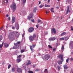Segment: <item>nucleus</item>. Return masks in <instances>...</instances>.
Masks as SVG:
<instances>
[{"mask_svg":"<svg viewBox=\"0 0 73 73\" xmlns=\"http://www.w3.org/2000/svg\"><path fill=\"white\" fill-rule=\"evenodd\" d=\"M53 9H54V8H52L51 9V12H54V11H53Z\"/></svg>","mask_w":73,"mask_h":73,"instance_id":"28","label":"nucleus"},{"mask_svg":"<svg viewBox=\"0 0 73 73\" xmlns=\"http://www.w3.org/2000/svg\"><path fill=\"white\" fill-rule=\"evenodd\" d=\"M13 33H10L8 37V38L9 39H12V38H13L14 37H15V36L13 35Z\"/></svg>","mask_w":73,"mask_h":73,"instance_id":"2","label":"nucleus"},{"mask_svg":"<svg viewBox=\"0 0 73 73\" xmlns=\"http://www.w3.org/2000/svg\"><path fill=\"white\" fill-rule=\"evenodd\" d=\"M33 48H35L36 46V45H33Z\"/></svg>","mask_w":73,"mask_h":73,"instance_id":"49","label":"nucleus"},{"mask_svg":"<svg viewBox=\"0 0 73 73\" xmlns=\"http://www.w3.org/2000/svg\"><path fill=\"white\" fill-rule=\"evenodd\" d=\"M36 35L35 34H34L33 35V36H30L29 38L30 40L32 41L33 40V39H34V38H35L36 37Z\"/></svg>","mask_w":73,"mask_h":73,"instance_id":"4","label":"nucleus"},{"mask_svg":"<svg viewBox=\"0 0 73 73\" xmlns=\"http://www.w3.org/2000/svg\"><path fill=\"white\" fill-rule=\"evenodd\" d=\"M68 12H70V11L69 10V7H68L67 8V10L66 12V14H68Z\"/></svg>","mask_w":73,"mask_h":73,"instance_id":"15","label":"nucleus"},{"mask_svg":"<svg viewBox=\"0 0 73 73\" xmlns=\"http://www.w3.org/2000/svg\"><path fill=\"white\" fill-rule=\"evenodd\" d=\"M62 61H61L59 60L58 61V63L59 65L62 64Z\"/></svg>","mask_w":73,"mask_h":73,"instance_id":"20","label":"nucleus"},{"mask_svg":"<svg viewBox=\"0 0 73 73\" xmlns=\"http://www.w3.org/2000/svg\"><path fill=\"white\" fill-rule=\"evenodd\" d=\"M64 49V46H62V50H63Z\"/></svg>","mask_w":73,"mask_h":73,"instance_id":"41","label":"nucleus"},{"mask_svg":"<svg viewBox=\"0 0 73 73\" xmlns=\"http://www.w3.org/2000/svg\"><path fill=\"white\" fill-rule=\"evenodd\" d=\"M6 17H8V14H7L6 15Z\"/></svg>","mask_w":73,"mask_h":73,"instance_id":"59","label":"nucleus"},{"mask_svg":"<svg viewBox=\"0 0 73 73\" xmlns=\"http://www.w3.org/2000/svg\"><path fill=\"white\" fill-rule=\"evenodd\" d=\"M51 33H54V34L56 33V29L54 28H53L51 29Z\"/></svg>","mask_w":73,"mask_h":73,"instance_id":"8","label":"nucleus"},{"mask_svg":"<svg viewBox=\"0 0 73 73\" xmlns=\"http://www.w3.org/2000/svg\"><path fill=\"white\" fill-rule=\"evenodd\" d=\"M13 49H17V48H16V46H14L13 48Z\"/></svg>","mask_w":73,"mask_h":73,"instance_id":"47","label":"nucleus"},{"mask_svg":"<svg viewBox=\"0 0 73 73\" xmlns=\"http://www.w3.org/2000/svg\"><path fill=\"white\" fill-rule=\"evenodd\" d=\"M64 69H68V66L66 65H65L64 66Z\"/></svg>","mask_w":73,"mask_h":73,"instance_id":"18","label":"nucleus"},{"mask_svg":"<svg viewBox=\"0 0 73 73\" xmlns=\"http://www.w3.org/2000/svg\"><path fill=\"white\" fill-rule=\"evenodd\" d=\"M30 48L32 51H33V49L32 48V46H30Z\"/></svg>","mask_w":73,"mask_h":73,"instance_id":"29","label":"nucleus"},{"mask_svg":"<svg viewBox=\"0 0 73 73\" xmlns=\"http://www.w3.org/2000/svg\"><path fill=\"white\" fill-rule=\"evenodd\" d=\"M58 57L60 58L61 60L63 61L64 59V58H63L64 57V55L62 54H60L58 56Z\"/></svg>","mask_w":73,"mask_h":73,"instance_id":"6","label":"nucleus"},{"mask_svg":"<svg viewBox=\"0 0 73 73\" xmlns=\"http://www.w3.org/2000/svg\"><path fill=\"white\" fill-rule=\"evenodd\" d=\"M38 23H40L41 22V20L40 19H38Z\"/></svg>","mask_w":73,"mask_h":73,"instance_id":"40","label":"nucleus"},{"mask_svg":"<svg viewBox=\"0 0 73 73\" xmlns=\"http://www.w3.org/2000/svg\"><path fill=\"white\" fill-rule=\"evenodd\" d=\"M65 39L64 38L62 37L60 38V40H64Z\"/></svg>","mask_w":73,"mask_h":73,"instance_id":"27","label":"nucleus"},{"mask_svg":"<svg viewBox=\"0 0 73 73\" xmlns=\"http://www.w3.org/2000/svg\"><path fill=\"white\" fill-rule=\"evenodd\" d=\"M45 13H46V14H48V13H49V12H47V11H46L45 12Z\"/></svg>","mask_w":73,"mask_h":73,"instance_id":"51","label":"nucleus"},{"mask_svg":"<svg viewBox=\"0 0 73 73\" xmlns=\"http://www.w3.org/2000/svg\"><path fill=\"white\" fill-rule=\"evenodd\" d=\"M12 29H15V27H12Z\"/></svg>","mask_w":73,"mask_h":73,"instance_id":"55","label":"nucleus"},{"mask_svg":"<svg viewBox=\"0 0 73 73\" xmlns=\"http://www.w3.org/2000/svg\"><path fill=\"white\" fill-rule=\"evenodd\" d=\"M5 1L6 2V3L8 4V0H5Z\"/></svg>","mask_w":73,"mask_h":73,"instance_id":"38","label":"nucleus"},{"mask_svg":"<svg viewBox=\"0 0 73 73\" xmlns=\"http://www.w3.org/2000/svg\"><path fill=\"white\" fill-rule=\"evenodd\" d=\"M26 3V0H23L22 3L23 4H25Z\"/></svg>","mask_w":73,"mask_h":73,"instance_id":"24","label":"nucleus"},{"mask_svg":"<svg viewBox=\"0 0 73 73\" xmlns=\"http://www.w3.org/2000/svg\"><path fill=\"white\" fill-rule=\"evenodd\" d=\"M23 68H26V67H25V66H23Z\"/></svg>","mask_w":73,"mask_h":73,"instance_id":"63","label":"nucleus"},{"mask_svg":"<svg viewBox=\"0 0 73 73\" xmlns=\"http://www.w3.org/2000/svg\"><path fill=\"white\" fill-rule=\"evenodd\" d=\"M3 39V37L2 36H0V41H1V40Z\"/></svg>","mask_w":73,"mask_h":73,"instance_id":"33","label":"nucleus"},{"mask_svg":"<svg viewBox=\"0 0 73 73\" xmlns=\"http://www.w3.org/2000/svg\"><path fill=\"white\" fill-rule=\"evenodd\" d=\"M36 71H38V69H36Z\"/></svg>","mask_w":73,"mask_h":73,"instance_id":"62","label":"nucleus"},{"mask_svg":"<svg viewBox=\"0 0 73 73\" xmlns=\"http://www.w3.org/2000/svg\"><path fill=\"white\" fill-rule=\"evenodd\" d=\"M69 58H68L66 60V62H69Z\"/></svg>","mask_w":73,"mask_h":73,"instance_id":"35","label":"nucleus"},{"mask_svg":"<svg viewBox=\"0 0 73 73\" xmlns=\"http://www.w3.org/2000/svg\"><path fill=\"white\" fill-rule=\"evenodd\" d=\"M25 35L24 34V33H23V35H22V37H24V35Z\"/></svg>","mask_w":73,"mask_h":73,"instance_id":"52","label":"nucleus"},{"mask_svg":"<svg viewBox=\"0 0 73 73\" xmlns=\"http://www.w3.org/2000/svg\"><path fill=\"white\" fill-rule=\"evenodd\" d=\"M50 56L48 54H46L44 56V58L45 60H48Z\"/></svg>","mask_w":73,"mask_h":73,"instance_id":"3","label":"nucleus"},{"mask_svg":"<svg viewBox=\"0 0 73 73\" xmlns=\"http://www.w3.org/2000/svg\"><path fill=\"white\" fill-rule=\"evenodd\" d=\"M11 8L13 9V11H15L16 9V4L14 2L12 3V5L11 6Z\"/></svg>","mask_w":73,"mask_h":73,"instance_id":"1","label":"nucleus"},{"mask_svg":"<svg viewBox=\"0 0 73 73\" xmlns=\"http://www.w3.org/2000/svg\"><path fill=\"white\" fill-rule=\"evenodd\" d=\"M48 46L49 48H52V46H51L50 45H49Z\"/></svg>","mask_w":73,"mask_h":73,"instance_id":"43","label":"nucleus"},{"mask_svg":"<svg viewBox=\"0 0 73 73\" xmlns=\"http://www.w3.org/2000/svg\"><path fill=\"white\" fill-rule=\"evenodd\" d=\"M32 63V62L31 61H30L29 60H28V63L27 64V65L28 66V65H29V64H31Z\"/></svg>","mask_w":73,"mask_h":73,"instance_id":"13","label":"nucleus"},{"mask_svg":"<svg viewBox=\"0 0 73 73\" xmlns=\"http://www.w3.org/2000/svg\"><path fill=\"white\" fill-rule=\"evenodd\" d=\"M15 70H16V68H13L12 69V71L13 72H15Z\"/></svg>","mask_w":73,"mask_h":73,"instance_id":"25","label":"nucleus"},{"mask_svg":"<svg viewBox=\"0 0 73 73\" xmlns=\"http://www.w3.org/2000/svg\"><path fill=\"white\" fill-rule=\"evenodd\" d=\"M41 4V1H39V4Z\"/></svg>","mask_w":73,"mask_h":73,"instance_id":"57","label":"nucleus"},{"mask_svg":"<svg viewBox=\"0 0 73 73\" xmlns=\"http://www.w3.org/2000/svg\"><path fill=\"white\" fill-rule=\"evenodd\" d=\"M43 23V22L41 21L40 23V24H42Z\"/></svg>","mask_w":73,"mask_h":73,"instance_id":"61","label":"nucleus"},{"mask_svg":"<svg viewBox=\"0 0 73 73\" xmlns=\"http://www.w3.org/2000/svg\"><path fill=\"white\" fill-rule=\"evenodd\" d=\"M29 32H32L34 31V28L32 27L30 28L28 30Z\"/></svg>","mask_w":73,"mask_h":73,"instance_id":"7","label":"nucleus"},{"mask_svg":"<svg viewBox=\"0 0 73 73\" xmlns=\"http://www.w3.org/2000/svg\"><path fill=\"white\" fill-rule=\"evenodd\" d=\"M24 52H25V50H21V53H23Z\"/></svg>","mask_w":73,"mask_h":73,"instance_id":"34","label":"nucleus"},{"mask_svg":"<svg viewBox=\"0 0 73 73\" xmlns=\"http://www.w3.org/2000/svg\"><path fill=\"white\" fill-rule=\"evenodd\" d=\"M15 20H16V19H15V17H12V24H13L14 23H15Z\"/></svg>","mask_w":73,"mask_h":73,"instance_id":"9","label":"nucleus"},{"mask_svg":"<svg viewBox=\"0 0 73 73\" xmlns=\"http://www.w3.org/2000/svg\"><path fill=\"white\" fill-rule=\"evenodd\" d=\"M4 46L6 48H7V47H8L9 46V44H8L7 43H5L4 44Z\"/></svg>","mask_w":73,"mask_h":73,"instance_id":"16","label":"nucleus"},{"mask_svg":"<svg viewBox=\"0 0 73 73\" xmlns=\"http://www.w3.org/2000/svg\"><path fill=\"white\" fill-rule=\"evenodd\" d=\"M11 65L10 64H9L8 66V69H9V68H10L11 67Z\"/></svg>","mask_w":73,"mask_h":73,"instance_id":"39","label":"nucleus"},{"mask_svg":"<svg viewBox=\"0 0 73 73\" xmlns=\"http://www.w3.org/2000/svg\"><path fill=\"white\" fill-rule=\"evenodd\" d=\"M70 59L71 61H73V58H70Z\"/></svg>","mask_w":73,"mask_h":73,"instance_id":"44","label":"nucleus"},{"mask_svg":"<svg viewBox=\"0 0 73 73\" xmlns=\"http://www.w3.org/2000/svg\"><path fill=\"white\" fill-rule=\"evenodd\" d=\"M50 0H48V3H49V2H50Z\"/></svg>","mask_w":73,"mask_h":73,"instance_id":"54","label":"nucleus"},{"mask_svg":"<svg viewBox=\"0 0 73 73\" xmlns=\"http://www.w3.org/2000/svg\"><path fill=\"white\" fill-rule=\"evenodd\" d=\"M8 19L9 20H10L11 19V18H10V17H9L8 18Z\"/></svg>","mask_w":73,"mask_h":73,"instance_id":"58","label":"nucleus"},{"mask_svg":"<svg viewBox=\"0 0 73 73\" xmlns=\"http://www.w3.org/2000/svg\"><path fill=\"white\" fill-rule=\"evenodd\" d=\"M70 73H73V71L72 70L70 71Z\"/></svg>","mask_w":73,"mask_h":73,"instance_id":"53","label":"nucleus"},{"mask_svg":"<svg viewBox=\"0 0 73 73\" xmlns=\"http://www.w3.org/2000/svg\"><path fill=\"white\" fill-rule=\"evenodd\" d=\"M28 72L29 73H33V72L32 71H30V70L28 71Z\"/></svg>","mask_w":73,"mask_h":73,"instance_id":"30","label":"nucleus"},{"mask_svg":"<svg viewBox=\"0 0 73 73\" xmlns=\"http://www.w3.org/2000/svg\"><path fill=\"white\" fill-rule=\"evenodd\" d=\"M17 61L18 62H19L20 61H21V59H17Z\"/></svg>","mask_w":73,"mask_h":73,"instance_id":"22","label":"nucleus"},{"mask_svg":"<svg viewBox=\"0 0 73 73\" xmlns=\"http://www.w3.org/2000/svg\"><path fill=\"white\" fill-rule=\"evenodd\" d=\"M68 1V3H71L72 1L71 0H70Z\"/></svg>","mask_w":73,"mask_h":73,"instance_id":"31","label":"nucleus"},{"mask_svg":"<svg viewBox=\"0 0 73 73\" xmlns=\"http://www.w3.org/2000/svg\"><path fill=\"white\" fill-rule=\"evenodd\" d=\"M37 7H34L33 9V12H36V11H37Z\"/></svg>","mask_w":73,"mask_h":73,"instance_id":"17","label":"nucleus"},{"mask_svg":"<svg viewBox=\"0 0 73 73\" xmlns=\"http://www.w3.org/2000/svg\"><path fill=\"white\" fill-rule=\"evenodd\" d=\"M44 7V5H40V6H39L40 8H42Z\"/></svg>","mask_w":73,"mask_h":73,"instance_id":"36","label":"nucleus"},{"mask_svg":"<svg viewBox=\"0 0 73 73\" xmlns=\"http://www.w3.org/2000/svg\"><path fill=\"white\" fill-rule=\"evenodd\" d=\"M56 8H57V9H58V7H56Z\"/></svg>","mask_w":73,"mask_h":73,"instance_id":"64","label":"nucleus"},{"mask_svg":"<svg viewBox=\"0 0 73 73\" xmlns=\"http://www.w3.org/2000/svg\"><path fill=\"white\" fill-rule=\"evenodd\" d=\"M2 29H3V27L1 28V29H0V31H1V30H2Z\"/></svg>","mask_w":73,"mask_h":73,"instance_id":"60","label":"nucleus"},{"mask_svg":"<svg viewBox=\"0 0 73 73\" xmlns=\"http://www.w3.org/2000/svg\"><path fill=\"white\" fill-rule=\"evenodd\" d=\"M28 19H29V20L31 19H32V18H33V15H30V16H28Z\"/></svg>","mask_w":73,"mask_h":73,"instance_id":"10","label":"nucleus"},{"mask_svg":"<svg viewBox=\"0 0 73 73\" xmlns=\"http://www.w3.org/2000/svg\"><path fill=\"white\" fill-rule=\"evenodd\" d=\"M49 40L50 41H54L56 40V38L55 37L51 38H49Z\"/></svg>","mask_w":73,"mask_h":73,"instance_id":"11","label":"nucleus"},{"mask_svg":"<svg viewBox=\"0 0 73 73\" xmlns=\"http://www.w3.org/2000/svg\"><path fill=\"white\" fill-rule=\"evenodd\" d=\"M17 44H20V42H17Z\"/></svg>","mask_w":73,"mask_h":73,"instance_id":"56","label":"nucleus"},{"mask_svg":"<svg viewBox=\"0 0 73 73\" xmlns=\"http://www.w3.org/2000/svg\"><path fill=\"white\" fill-rule=\"evenodd\" d=\"M71 28L72 31H73V28L72 27V26L71 27Z\"/></svg>","mask_w":73,"mask_h":73,"instance_id":"48","label":"nucleus"},{"mask_svg":"<svg viewBox=\"0 0 73 73\" xmlns=\"http://www.w3.org/2000/svg\"><path fill=\"white\" fill-rule=\"evenodd\" d=\"M17 72H22V70H21V69L18 68H17Z\"/></svg>","mask_w":73,"mask_h":73,"instance_id":"12","label":"nucleus"},{"mask_svg":"<svg viewBox=\"0 0 73 73\" xmlns=\"http://www.w3.org/2000/svg\"><path fill=\"white\" fill-rule=\"evenodd\" d=\"M73 46V41H71L70 44V47H72Z\"/></svg>","mask_w":73,"mask_h":73,"instance_id":"14","label":"nucleus"},{"mask_svg":"<svg viewBox=\"0 0 73 73\" xmlns=\"http://www.w3.org/2000/svg\"><path fill=\"white\" fill-rule=\"evenodd\" d=\"M31 21H32V22H33V23H34V21H35V20H34V19H33L31 20Z\"/></svg>","mask_w":73,"mask_h":73,"instance_id":"45","label":"nucleus"},{"mask_svg":"<svg viewBox=\"0 0 73 73\" xmlns=\"http://www.w3.org/2000/svg\"><path fill=\"white\" fill-rule=\"evenodd\" d=\"M65 34H66V33L65 32L62 33L61 34V36H64V35H65Z\"/></svg>","mask_w":73,"mask_h":73,"instance_id":"26","label":"nucleus"},{"mask_svg":"<svg viewBox=\"0 0 73 73\" xmlns=\"http://www.w3.org/2000/svg\"><path fill=\"white\" fill-rule=\"evenodd\" d=\"M53 51H55V50H56V48H53Z\"/></svg>","mask_w":73,"mask_h":73,"instance_id":"46","label":"nucleus"},{"mask_svg":"<svg viewBox=\"0 0 73 73\" xmlns=\"http://www.w3.org/2000/svg\"><path fill=\"white\" fill-rule=\"evenodd\" d=\"M44 72L45 73H48V70H47V69H46L45 70H44Z\"/></svg>","mask_w":73,"mask_h":73,"instance_id":"32","label":"nucleus"},{"mask_svg":"<svg viewBox=\"0 0 73 73\" xmlns=\"http://www.w3.org/2000/svg\"><path fill=\"white\" fill-rule=\"evenodd\" d=\"M58 69V70H60V66H58L57 67Z\"/></svg>","mask_w":73,"mask_h":73,"instance_id":"37","label":"nucleus"},{"mask_svg":"<svg viewBox=\"0 0 73 73\" xmlns=\"http://www.w3.org/2000/svg\"><path fill=\"white\" fill-rule=\"evenodd\" d=\"M15 26L16 28V29L17 30H18L19 29V24L17 22L15 24Z\"/></svg>","mask_w":73,"mask_h":73,"instance_id":"5","label":"nucleus"},{"mask_svg":"<svg viewBox=\"0 0 73 73\" xmlns=\"http://www.w3.org/2000/svg\"><path fill=\"white\" fill-rule=\"evenodd\" d=\"M44 7H50V5H47L46 4H45L44 5Z\"/></svg>","mask_w":73,"mask_h":73,"instance_id":"19","label":"nucleus"},{"mask_svg":"<svg viewBox=\"0 0 73 73\" xmlns=\"http://www.w3.org/2000/svg\"><path fill=\"white\" fill-rule=\"evenodd\" d=\"M21 57V55H19L18 57V58H20V57Z\"/></svg>","mask_w":73,"mask_h":73,"instance_id":"42","label":"nucleus"},{"mask_svg":"<svg viewBox=\"0 0 73 73\" xmlns=\"http://www.w3.org/2000/svg\"><path fill=\"white\" fill-rule=\"evenodd\" d=\"M36 27L37 28H38V25H36Z\"/></svg>","mask_w":73,"mask_h":73,"instance_id":"50","label":"nucleus"},{"mask_svg":"<svg viewBox=\"0 0 73 73\" xmlns=\"http://www.w3.org/2000/svg\"><path fill=\"white\" fill-rule=\"evenodd\" d=\"M3 45H4V42H3L2 44H0V48H2L3 47Z\"/></svg>","mask_w":73,"mask_h":73,"instance_id":"21","label":"nucleus"},{"mask_svg":"<svg viewBox=\"0 0 73 73\" xmlns=\"http://www.w3.org/2000/svg\"><path fill=\"white\" fill-rule=\"evenodd\" d=\"M64 40H65V41H66V40H68L69 39V38L67 37H64Z\"/></svg>","mask_w":73,"mask_h":73,"instance_id":"23","label":"nucleus"}]
</instances>
